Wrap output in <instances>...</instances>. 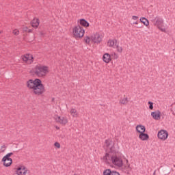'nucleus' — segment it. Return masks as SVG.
<instances>
[{
  "label": "nucleus",
  "instance_id": "obj_3",
  "mask_svg": "<svg viewBox=\"0 0 175 175\" xmlns=\"http://www.w3.org/2000/svg\"><path fill=\"white\" fill-rule=\"evenodd\" d=\"M33 72L37 77H44L49 72V67L46 66H36Z\"/></svg>",
  "mask_w": 175,
  "mask_h": 175
},
{
  "label": "nucleus",
  "instance_id": "obj_28",
  "mask_svg": "<svg viewBox=\"0 0 175 175\" xmlns=\"http://www.w3.org/2000/svg\"><path fill=\"white\" fill-rule=\"evenodd\" d=\"M85 42L88 44V43H90V37L87 36L84 38Z\"/></svg>",
  "mask_w": 175,
  "mask_h": 175
},
{
  "label": "nucleus",
  "instance_id": "obj_29",
  "mask_svg": "<svg viewBox=\"0 0 175 175\" xmlns=\"http://www.w3.org/2000/svg\"><path fill=\"white\" fill-rule=\"evenodd\" d=\"M54 146H55V147H57V148H59L61 147V144H59V143H58V142H55L54 144Z\"/></svg>",
  "mask_w": 175,
  "mask_h": 175
},
{
  "label": "nucleus",
  "instance_id": "obj_20",
  "mask_svg": "<svg viewBox=\"0 0 175 175\" xmlns=\"http://www.w3.org/2000/svg\"><path fill=\"white\" fill-rule=\"evenodd\" d=\"M70 113L71 114V116H72L73 117H79V113L77 112V110H76L74 108H72L70 111Z\"/></svg>",
  "mask_w": 175,
  "mask_h": 175
},
{
  "label": "nucleus",
  "instance_id": "obj_36",
  "mask_svg": "<svg viewBox=\"0 0 175 175\" xmlns=\"http://www.w3.org/2000/svg\"><path fill=\"white\" fill-rule=\"evenodd\" d=\"M154 175H155V171L154 172V174H153Z\"/></svg>",
  "mask_w": 175,
  "mask_h": 175
},
{
  "label": "nucleus",
  "instance_id": "obj_34",
  "mask_svg": "<svg viewBox=\"0 0 175 175\" xmlns=\"http://www.w3.org/2000/svg\"><path fill=\"white\" fill-rule=\"evenodd\" d=\"M56 129H59V126H56Z\"/></svg>",
  "mask_w": 175,
  "mask_h": 175
},
{
  "label": "nucleus",
  "instance_id": "obj_4",
  "mask_svg": "<svg viewBox=\"0 0 175 175\" xmlns=\"http://www.w3.org/2000/svg\"><path fill=\"white\" fill-rule=\"evenodd\" d=\"M85 31H84V29L80 26V25H78L75 26L73 28L72 33L75 38H83L84 36Z\"/></svg>",
  "mask_w": 175,
  "mask_h": 175
},
{
  "label": "nucleus",
  "instance_id": "obj_10",
  "mask_svg": "<svg viewBox=\"0 0 175 175\" xmlns=\"http://www.w3.org/2000/svg\"><path fill=\"white\" fill-rule=\"evenodd\" d=\"M158 28H160V27H162L163 25V18L157 16L156 22H154V25Z\"/></svg>",
  "mask_w": 175,
  "mask_h": 175
},
{
  "label": "nucleus",
  "instance_id": "obj_8",
  "mask_svg": "<svg viewBox=\"0 0 175 175\" xmlns=\"http://www.w3.org/2000/svg\"><path fill=\"white\" fill-rule=\"evenodd\" d=\"M21 59L24 62H26V64H32L33 62V55L31 54L22 55Z\"/></svg>",
  "mask_w": 175,
  "mask_h": 175
},
{
  "label": "nucleus",
  "instance_id": "obj_11",
  "mask_svg": "<svg viewBox=\"0 0 175 175\" xmlns=\"http://www.w3.org/2000/svg\"><path fill=\"white\" fill-rule=\"evenodd\" d=\"M151 116L154 120H161V111L159 110L152 112Z\"/></svg>",
  "mask_w": 175,
  "mask_h": 175
},
{
  "label": "nucleus",
  "instance_id": "obj_17",
  "mask_svg": "<svg viewBox=\"0 0 175 175\" xmlns=\"http://www.w3.org/2000/svg\"><path fill=\"white\" fill-rule=\"evenodd\" d=\"M79 25H81V27H90V23L88 21H85V19L82 18L79 21Z\"/></svg>",
  "mask_w": 175,
  "mask_h": 175
},
{
  "label": "nucleus",
  "instance_id": "obj_21",
  "mask_svg": "<svg viewBox=\"0 0 175 175\" xmlns=\"http://www.w3.org/2000/svg\"><path fill=\"white\" fill-rule=\"evenodd\" d=\"M139 20L141 23H144V25H146V27H148V25H150V22H148V20L145 17H142Z\"/></svg>",
  "mask_w": 175,
  "mask_h": 175
},
{
  "label": "nucleus",
  "instance_id": "obj_1",
  "mask_svg": "<svg viewBox=\"0 0 175 175\" xmlns=\"http://www.w3.org/2000/svg\"><path fill=\"white\" fill-rule=\"evenodd\" d=\"M105 146L109 153H106L105 159L107 163H112L116 167H122L124 162L122 159L116 154L118 152V148L114 146V142L111 139L105 140Z\"/></svg>",
  "mask_w": 175,
  "mask_h": 175
},
{
  "label": "nucleus",
  "instance_id": "obj_16",
  "mask_svg": "<svg viewBox=\"0 0 175 175\" xmlns=\"http://www.w3.org/2000/svg\"><path fill=\"white\" fill-rule=\"evenodd\" d=\"M39 19L38 18H33L31 22V25L33 27V28H38L39 27Z\"/></svg>",
  "mask_w": 175,
  "mask_h": 175
},
{
  "label": "nucleus",
  "instance_id": "obj_22",
  "mask_svg": "<svg viewBox=\"0 0 175 175\" xmlns=\"http://www.w3.org/2000/svg\"><path fill=\"white\" fill-rule=\"evenodd\" d=\"M150 21H152L153 25H154L156 21H157V17L154 16V14H152L150 16Z\"/></svg>",
  "mask_w": 175,
  "mask_h": 175
},
{
  "label": "nucleus",
  "instance_id": "obj_15",
  "mask_svg": "<svg viewBox=\"0 0 175 175\" xmlns=\"http://www.w3.org/2000/svg\"><path fill=\"white\" fill-rule=\"evenodd\" d=\"M136 131L137 132H138V133H144V132H146V126H144V125H137L136 126Z\"/></svg>",
  "mask_w": 175,
  "mask_h": 175
},
{
  "label": "nucleus",
  "instance_id": "obj_9",
  "mask_svg": "<svg viewBox=\"0 0 175 175\" xmlns=\"http://www.w3.org/2000/svg\"><path fill=\"white\" fill-rule=\"evenodd\" d=\"M28 173V170L24 165L18 167L16 170V174L18 175H27Z\"/></svg>",
  "mask_w": 175,
  "mask_h": 175
},
{
  "label": "nucleus",
  "instance_id": "obj_18",
  "mask_svg": "<svg viewBox=\"0 0 175 175\" xmlns=\"http://www.w3.org/2000/svg\"><path fill=\"white\" fill-rule=\"evenodd\" d=\"M139 137L140 140H142L143 142H144L146 140H148V139H149L150 137L148 136V134L142 133L141 134H139Z\"/></svg>",
  "mask_w": 175,
  "mask_h": 175
},
{
  "label": "nucleus",
  "instance_id": "obj_27",
  "mask_svg": "<svg viewBox=\"0 0 175 175\" xmlns=\"http://www.w3.org/2000/svg\"><path fill=\"white\" fill-rule=\"evenodd\" d=\"M1 152H4L6 150V145H2L1 146Z\"/></svg>",
  "mask_w": 175,
  "mask_h": 175
},
{
  "label": "nucleus",
  "instance_id": "obj_19",
  "mask_svg": "<svg viewBox=\"0 0 175 175\" xmlns=\"http://www.w3.org/2000/svg\"><path fill=\"white\" fill-rule=\"evenodd\" d=\"M114 44L115 46L117 44V40H109L107 42V46H109V47H113Z\"/></svg>",
  "mask_w": 175,
  "mask_h": 175
},
{
  "label": "nucleus",
  "instance_id": "obj_35",
  "mask_svg": "<svg viewBox=\"0 0 175 175\" xmlns=\"http://www.w3.org/2000/svg\"><path fill=\"white\" fill-rule=\"evenodd\" d=\"M161 31H165V29H161Z\"/></svg>",
  "mask_w": 175,
  "mask_h": 175
},
{
  "label": "nucleus",
  "instance_id": "obj_6",
  "mask_svg": "<svg viewBox=\"0 0 175 175\" xmlns=\"http://www.w3.org/2000/svg\"><path fill=\"white\" fill-rule=\"evenodd\" d=\"M169 137V133L166 130H161L158 132L157 137L160 139V140H163L165 142Z\"/></svg>",
  "mask_w": 175,
  "mask_h": 175
},
{
  "label": "nucleus",
  "instance_id": "obj_5",
  "mask_svg": "<svg viewBox=\"0 0 175 175\" xmlns=\"http://www.w3.org/2000/svg\"><path fill=\"white\" fill-rule=\"evenodd\" d=\"M11 155H13V152L8 153L2 159V162H3V165L5 167H9V166H11L12 163H13V160L10 158Z\"/></svg>",
  "mask_w": 175,
  "mask_h": 175
},
{
  "label": "nucleus",
  "instance_id": "obj_7",
  "mask_svg": "<svg viewBox=\"0 0 175 175\" xmlns=\"http://www.w3.org/2000/svg\"><path fill=\"white\" fill-rule=\"evenodd\" d=\"M56 122L61 124V125H66L68 124V118L64 116H55Z\"/></svg>",
  "mask_w": 175,
  "mask_h": 175
},
{
  "label": "nucleus",
  "instance_id": "obj_23",
  "mask_svg": "<svg viewBox=\"0 0 175 175\" xmlns=\"http://www.w3.org/2000/svg\"><path fill=\"white\" fill-rule=\"evenodd\" d=\"M120 103H121L122 105H126V103H128V98L126 97V98L122 99L120 101Z\"/></svg>",
  "mask_w": 175,
  "mask_h": 175
},
{
  "label": "nucleus",
  "instance_id": "obj_13",
  "mask_svg": "<svg viewBox=\"0 0 175 175\" xmlns=\"http://www.w3.org/2000/svg\"><path fill=\"white\" fill-rule=\"evenodd\" d=\"M92 41L94 43H100V42H102V38H100V35H99L98 33L94 34Z\"/></svg>",
  "mask_w": 175,
  "mask_h": 175
},
{
  "label": "nucleus",
  "instance_id": "obj_2",
  "mask_svg": "<svg viewBox=\"0 0 175 175\" xmlns=\"http://www.w3.org/2000/svg\"><path fill=\"white\" fill-rule=\"evenodd\" d=\"M27 87L29 90H33L35 95H42L46 92L44 85L42 84V81L39 79H29L27 81Z\"/></svg>",
  "mask_w": 175,
  "mask_h": 175
},
{
  "label": "nucleus",
  "instance_id": "obj_33",
  "mask_svg": "<svg viewBox=\"0 0 175 175\" xmlns=\"http://www.w3.org/2000/svg\"><path fill=\"white\" fill-rule=\"evenodd\" d=\"M133 24H138V23L137 22H134Z\"/></svg>",
  "mask_w": 175,
  "mask_h": 175
},
{
  "label": "nucleus",
  "instance_id": "obj_12",
  "mask_svg": "<svg viewBox=\"0 0 175 175\" xmlns=\"http://www.w3.org/2000/svg\"><path fill=\"white\" fill-rule=\"evenodd\" d=\"M103 175H120V173L117 172V171H112L110 169H107L103 172Z\"/></svg>",
  "mask_w": 175,
  "mask_h": 175
},
{
  "label": "nucleus",
  "instance_id": "obj_24",
  "mask_svg": "<svg viewBox=\"0 0 175 175\" xmlns=\"http://www.w3.org/2000/svg\"><path fill=\"white\" fill-rule=\"evenodd\" d=\"M148 104L149 105V109L152 110V109H154V103L151 101H149Z\"/></svg>",
  "mask_w": 175,
  "mask_h": 175
},
{
  "label": "nucleus",
  "instance_id": "obj_31",
  "mask_svg": "<svg viewBox=\"0 0 175 175\" xmlns=\"http://www.w3.org/2000/svg\"><path fill=\"white\" fill-rule=\"evenodd\" d=\"M137 18H139L138 16H132V19H133V20H137Z\"/></svg>",
  "mask_w": 175,
  "mask_h": 175
},
{
  "label": "nucleus",
  "instance_id": "obj_26",
  "mask_svg": "<svg viewBox=\"0 0 175 175\" xmlns=\"http://www.w3.org/2000/svg\"><path fill=\"white\" fill-rule=\"evenodd\" d=\"M116 49L118 53H122V47L116 45Z\"/></svg>",
  "mask_w": 175,
  "mask_h": 175
},
{
  "label": "nucleus",
  "instance_id": "obj_25",
  "mask_svg": "<svg viewBox=\"0 0 175 175\" xmlns=\"http://www.w3.org/2000/svg\"><path fill=\"white\" fill-rule=\"evenodd\" d=\"M111 57H112V58H113L114 59H117V58H118V55L116 53H113L111 55Z\"/></svg>",
  "mask_w": 175,
  "mask_h": 175
},
{
  "label": "nucleus",
  "instance_id": "obj_30",
  "mask_svg": "<svg viewBox=\"0 0 175 175\" xmlns=\"http://www.w3.org/2000/svg\"><path fill=\"white\" fill-rule=\"evenodd\" d=\"M14 35H18L20 33V31L17 29H15L13 31Z\"/></svg>",
  "mask_w": 175,
  "mask_h": 175
},
{
  "label": "nucleus",
  "instance_id": "obj_14",
  "mask_svg": "<svg viewBox=\"0 0 175 175\" xmlns=\"http://www.w3.org/2000/svg\"><path fill=\"white\" fill-rule=\"evenodd\" d=\"M103 59L106 64H109L111 61V55L109 53H105L103 56Z\"/></svg>",
  "mask_w": 175,
  "mask_h": 175
},
{
  "label": "nucleus",
  "instance_id": "obj_32",
  "mask_svg": "<svg viewBox=\"0 0 175 175\" xmlns=\"http://www.w3.org/2000/svg\"><path fill=\"white\" fill-rule=\"evenodd\" d=\"M28 32H29V33H31V32H32V29H29V30H28Z\"/></svg>",
  "mask_w": 175,
  "mask_h": 175
}]
</instances>
